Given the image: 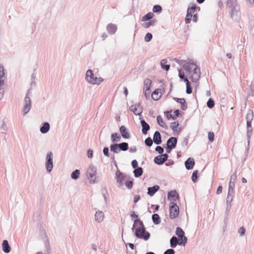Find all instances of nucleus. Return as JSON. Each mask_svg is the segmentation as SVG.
Returning <instances> with one entry per match:
<instances>
[{
	"label": "nucleus",
	"mask_w": 254,
	"mask_h": 254,
	"mask_svg": "<svg viewBox=\"0 0 254 254\" xmlns=\"http://www.w3.org/2000/svg\"><path fill=\"white\" fill-rule=\"evenodd\" d=\"M178 63L183 66L186 72L190 74L193 72L190 78L192 82H195L199 80L201 74L200 69L192 61H190L187 63L185 61H179Z\"/></svg>",
	"instance_id": "1"
},
{
	"label": "nucleus",
	"mask_w": 254,
	"mask_h": 254,
	"mask_svg": "<svg viewBox=\"0 0 254 254\" xmlns=\"http://www.w3.org/2000/svg\"><path fill=\"white\" fill-rule=\"evenodd\" d=\"M254 118V112L252 109H249L246 116L247 120V137L248 140V148H249L250 143V139L253 134V128L252 126V122Z\"/></svg>",
	"instance_id": "2"
},
{
	"label": "nucleus",
	"mask_w": 254,
	"mask_h": 254,
	"mask_svg": "<svg viewBox=\"0 0 254 254\" xmlns=\"http://www.w3.org/2000/svg\"><path fill=\"white\" fill-rule=\"evenodd\" d=\"M85 80L87 82L92 84L99 85L103 81L102 77L95 76L93 70L88 69L85 73Z\"/></svg>",
	"instance_id": "3"
},
{
	"label": "nucleus",
	"mask_w": 254,
	"mask_h": 254,
	"mask_svg": "<svg viewBox=\"0 0 254 254\" xmlns=\"http://www.w3.org/2000/svg\"><path fill=\"white\" fill-rule=\"evenodd\" d=\"M128 148V144L126 142L119 143H113L110 145L111 151L117 154L119 153L120 151H127Z\"/></svg>",
	"instance_id": "4"
},
{
	"label": "nucleus",
	"mask_w": 254,
	"mask_h": 254,
	"mask_svg": "<svg viewBox=\"0 0 254 254\" xmlns=\"http://www.w3.org/2000/svg\"><path fill=\"white\" fill-rule=\"evenodd\" d=\"M133 232L135 237L138 239L147 241L150 237V234L146 231L145 228H135Z\"/></svg>",
	"instance_id": "5"
},
{
	"label": "nucleus",
	"mask_w": 254,
	"mask_h": 254,
	"mask_svg": "<svg viewBox=\"0 0 254 254\" xmlns=\"http://www.w3.org/2000/svg\"><path fill=\"white\" fill-rule=\"evenodd\" d=\"M30 91V89H29L24 99L23 107L22 108V113L23 115L28 113L31 108V100L29 97Z\"/></svg>",
	"instance_id": "6"
},
{
	"label": "nucleus",
	"mask_w": 254,
	"mask_h": 254,
	"mask_svg": "<svg viewBox=\"0 0 254 254\" xmlns=\"http://www.w3.org/2000/svg\"><path fill=\"white\" fill-rule=\"evenodd\" d=\"M169 207L170 218L171 219L177 218L179 216L180 210L176 202H171L170 204Z\"/></svg>",
	"instance_id": "7"
},
{
	"label": "nucleus",
	"mask_w": 254,
	"mask_h": 254,
	"mask_svg": "<svg viewBox=\"0 0 254 254\" xmlns=\"http://www.w3.org/2000/svg\"><path fill=\"white\" fill-rule=\"evenodd\" d=\"M53 154L52 152L47 153L46 158V168L48 173H50L53 168Z\"/></svg>",
	"instance_id": "8"
},
{
	"label": "nucleus",
	"mask_w": 254,
	"mask_h": 254,
	"mask_svg": "<svg viewBox=\"0 0 254 254\" xmlns=\"http://www.w3.org/2000/svg\"><path fill=\"white\" fill-rule=\"evenodd\" d=\"M89 171H93V173H88L89 175L88 178L90 179V183L91 184L97 183L96 177L95 176L96 174L97 168L93 165L91 164L89 166Z\"/></svg>",
	"instance_id": "9"
},
{
	"label": "nucleus",
	"mask_w": 254,
	"mask_h": 254,
	"mask_svg": "<svg viewBox=\"0 0 254 254\" xmlns=\"http://www.w3.org/2000/svg\"><path fill=\"white\" fill-rule=\"evenodd\" d=\"M231 207L230 205H227L224 214V226L223 230L225 231L227 228V224L228 223V219L231 212Z\"/></svg>",
	"instance_id": "10"
},
{
	"label": "nucleus",
	"mask_w": 254,
	"mask_h": 254,
	"mask_svg": "<svg viewBox=\"0 0 254 254\" xmlns=\"http://www.w3.org/2000/svg\"><path fill=\"white\" fill-rule=\"evenodd\" d=\"M4 75V72L2 71V68H0V100L3 97V86H4V81L2 78H3Z\"/></svg>",
	"instance_id": "11"
},
{
	"label": "nucleus",
	"mask_w": 254,
	"mask_h": 254,
	"mask_svg": "<svg viewBox=\"0 0 254 254\" xmlns=\"http://www.w3.org/2000/svg\"><path fill=\"white\" fill-rule=\"evenodd\" d=\"M116 178L117 182L120 186H122L123 185V182L125 180L126 177L122 172L118 170L116 173Z\"/></svg>",
	"instance_id": "12"
},
{
	"label": "nucleus",
	"mask_w": 254,
	"mask_h": 254,
	"mask_svg": "<svg viewBox=\"0 0 254 254\" xmlns=\"http://www.w3.org/2000/svg\"><path fill=\"white\" fill-rule=\"evenodd\" d=\"M180 198L179 193L177 192L176 190H173L168 191V198L172 199V202H176L177 200H178Z\"/></svg>",
	"instance_id": "13"
},
{
	"label": "nucleus",
	"mask_w": 254,
	"mask_h": 254,
	"mask_svg": "<svg viewBox=\"0 0 254 254\" xmlns=\"http://www.w3.org/2000/svg\"><path fill=\"white\" fill-rule=\"evenodd\" d=\"M139 120L142 126V132L143 134H146L150 128V126L142 118L140 117Z\"/></svg>",
	"instance_id": "14"
},
{
	"label": "nucleus",
	"mask_w": 254,
	"mask_h": 254,
	"mask_svg": "<svg viewBox=\"0 0 254 254\" xmlns=\"http://www.w3.org/2000/svg\"><path fill=\"white\" fill-rule=\"evenodd\" d=\"M174 100L178 103L181 104V108L182 110L185 111L188 108L187 103H186L185 98H179L177 97H173Z\"/></svg>",
	"instance_id": "15"
},
{
	"label": "nucleus",
	"mask_w": 254,
	"mask_h": 254,
	"mask_svg": "<svg viewBox=\"0 0 254 254\" xmlns=\"http://www.w3.org/2000/svg\"><path fill=\"white\" fill-rule=\"evenodd\" d=\"M120 132L121 133V136L124 138H127L128 139L130 137V134L127 130V129L126 128V127L123 125L120 127Z\"/></svg>",
	"instance_id": "16"
},
{
	"label": "nucleus",
	"mask_w": 254,
	"mask_h": 254,
	"mask_svg": "<svg viewBox=\"0 0 254 254\" xmlns=\"http://www.w3.org/2000/svg\"><path fill=\"white\" fill-rule=\"evenodd\" d=\"M195 165L194 160L193 158L190 157L185 162V165L188 170L193 169Z\"/></svg>",
	"instance_id": "17"
},
{
	"label": "nucleus",
	"mask_w": 254,
	"mask_h": 254,
	"mask_svg": "<svg viewBox=\"0 0 254 254\" xmlns=\"http://www.w3.org/2000/svg\"><path fill=\"white\" fill-rule=\"evenodd\" d=\"M153 141L157 145L160 144L162 143L161 135L159 131H155L153 137Z\"/></svg>",
	"instance_id": "18"
},
{
	"label": "nucleus",
	"mask_w": 254,
	"mask_h": 254,
	"mask_svg": "<svg viewBox=\"0 0 254 254\" xmlns=\"http://www.w3.org/2000/svg\"><path fill=\"white\" fill-rule=\"evenodd\" d=\"M106 29L110 34H114L117 31V26L115 24L109 23L107 25Z\"/></svg>",
	"instance_id": "19"
},
{
	"label": "nucleus",
	"mask_w": 254,
	"mask_h": 254,
	"mask_svg": "<svg viewBox=\"0 0 254 254\" xmlns=\"http://www.w3.org/2000/svg\"><path fill=\"white\" fill-rule=\"evenodd\" d=\"M159 189L160 187L158 185H154L152 187H148L147 189V194L150 196H152Z\"/></svg>",
	"instance_id": "20"
},
{
	"label": "nucleus",
	"mask_w": 254,
	"mask_h": 254,
	"mask_svg": "<svg viewBox=\"0 0 254 254\" xmlns=\"http://www.w3.org/2000/svg\"><path fill=\"white\" fill-rule=\"evenodd\" d=\"M130 111H132L135 115H140L143 111V107L140 106V109L138 110L136 105H132L129 107Z\"/></svg>",
	"instance_id": "21"
},
{
	"label": "nucleus",
	"mask_w": 254,
	"mask_h": 254,
	"mask_svg": "<svg viewBox=\"0 0 254 254\" xmlns=\"http://www.w3.org/2000/svg\"><path fill=\"white\" fill-rule=\"evenodd\" d=\"M2 251L6 254L9 253L11 251V247L9 246L7 240H3L2 243Z\"/></svg>",
	"instance_id": "22"
},
{
	"label": "nucleus",
	"mask_w": 254,
	"mask_h": 254,
	"mask_svg": "<svg viewBox=\"0 0 254 254\" xmlns=\"http://www.w3.org/2000/svg\"><path fill=\"white\" fill-rule=\"evenodd\" d=\"M137 225H139V227H138L137 228H145L143 221H141L139 219H134V221H133V226H132V228L131 229L132 231H134V228L136 227V226Z\"/></svg>",
	"instance_id": "23"
},
{
	"label": "nucleus",
	"mask_w": 254,
	"mask_h": 254,
	"mask_svg": "<svg viewBox=\"0 0 254 254\" xmlns=\"http://www.w3.org/2000/svg\"><path fill=\"white\" fill-rule=\"evenodd\" d=\"M50 128V125L49 123L45 122L44 123L42 126L40 127V130L41 132L42 133H47Z\"/></svg>",
	"instance_id": "24"
},
{
	"label": "nucleus",
	"mask_w": 254,
	"mask_h": 254,
	"mask_svg": "<svg viewBox=\"0 0 254 254\" xmlns=\"http://www.w3.org/2000/svg\"><path fill=\"white\" fill-rule=\"evenodd\" d=\"M111 139L112 142L114 143H117L121 140V135L118 133H113L111 134Z\"/></svg>",
	"instance_id": "25"
},
{
	"label": "nucleus",
	"mask_w": 254,
	"mask_h": 254,
	"mask_svg": "<svg viewBox=\"0 0 254 254\" xmlns=\"http://www.w3.org/2000/svg\"><path fill=\"white\" fill-rule=\"evenodd\" d=\"M166 144L170 145V146L175 148L177 144V138L176 137H170L168 139Z\"/></svg>",
	"instance_id": "26"
},
{
	"label": "nucleus",
	"mask_w": 254,
	"mask_h": 254,
	"mask_svg": "<svg viewBox=\"0 0 254 254\" xmlns=\"http://www.w3.org/2000/svg\"><path fill=\"white\" fill-rule=\"evenodd\" d=\"M104 213L101 211H99L96 212L95 214V220L97 222H101L103 220Z\"/></svg>",
	"instance_id": "27"
},
{
	"label": "nucleus",
	"mask_w": 254,
	"mask_h": 254,
	"mask_svg": "<svg viewBox=\"0 0 254 254\" xmlns=\"http://www.w3.org/2000/svg\"><path fill=\"white\" fill-rule=\"evenodd\" d=\"M160 93V89H155L152 93L151 97L155 101L159 100L161 97V95H159Z\"/></svg>",
	"instance_id": "28"
},
{
	"label": "nucleus",
	"mask_w": 254,
	"mask_h": 254,
	"mask_svg": "<svg viewBox=\"0 0 254 254\" xmlns=\"http://www.w3.org/2000/svg\"><path fill=\"white\" fill-rule=\"evenodd\" d=\"M152 84L151 80L149 78H146L144 79L143 82L144 88L145 89V92L147 91H149L150 89L151 85Z\"/></svg>",
	"instance_id": "29"
},
{
	"label": "nucleus",
	"mask_w": 254,
	"mask_h": 254,
	"mask_svg": "<svg viewBox=\"0 0 254 254\" xmlns=\"http://www.w3.org/2000/svg\"><path fill=\"white\" fill-rule=\"evenodd\" d=\"M152 220L155 225H158L161 222V218L157 213H154L152 215Z\"/></svg>",
	"instance_id": "30"
},
{
	"label": "nucleus",
	"mask_w": 254,
	"mask_h": 254,
	"mask_svg": "<svg viewBox=\"0 0 254 254\" xmlns=\"http://www.w3.org/2000/svg\"><path fill=\"white\" fill-rule=\"evenodd\" d=\"M143 172V169L141 167L135 168V169H134V170L133 171V173L134 174V176L135 178H138L142 175Z\"/></svg>",
	"instance_id": "31"
},
{
	"label": "nucleus",
	"mask_w": 254,
	"mask_h": 254,
	"mask_svg": "<svg viewBox=\"0 0 254 254\" xmlns=\"http://www.w3.org/2000/svg\"><path fill=\"white\" fill-rule=\"evenodd\" d=\"M170 243L171 247L175 248L177 245H179V242L176 236H173L170 239Z\"/></svg>",
	"instance_id": "32"
},
{
	"label": "nucleus",
	"mask_w": 254,
	"mask_h": 254,
	"mask_svg": "<svg viewBox=\"0 0 254 254\" xmlns=\"http://www.w3.org/2000/svg\"><path fill=\"white\" fill-rule=\"evenodd\" d=\"M154 14L152 12H149L146 14L144 15L142 17V21H147L152 20V18L154 16Z\"/></svg>",
	"instance_id": "33"
},
{
	"label": "nucleus",
	"mask_w": 254,
	"mask_h": 254,
	"mask_svg": "<svg viewBox=\"0 0 254 254\" xmlns=\"http://www.w3.org/2000/svg\"><path fill=\"white\" fill-rule=\"evenodd\" d=\"M154 162L155 164L159 165H161L164 164L165 161L163 159V158H162V156H161V155H160L154 158Z\"/></svg>",
	"instance_id": "34"
},
{
	"label": "nucleus",
	"mask_w": 254,
	"mask_h": 254,
	"mask_svg": "<svg viewBox=\"0 0 254 254\" xmlns=\"http://www.w3.org/2000/svg\"><path fill=\"white\" fill-rule=\"evenodd\" d=\"M235 186V183H233L232 182H229L228 194L232 195H234Z\"/></svg>",
	"instance_id": "35"
},
{
	"label": "nucleus",
	"mask_w": 254,
	"mask_h": 254,
	"mask_svg": "<svg viewBox=\"0 0 254 254\" xmlns=\"http://www.w3.org/2000/svg\"><path fill=\"white\" fill-rule=\"evenodd\" d=\"M167 61L166 60L164 59L161 61V68L166 71H168L170 69V66L169 64H167Z\"/></svg>",
	"instance_id": "36"
},
{
	"label": "nucleus",
	"mask_w": 254,
	"mask_h": 254,
	"mask_svg": "<svg viewBox=\"0 0 254 254\" xmlns=\"http://www.w3.org/2000/svg\"><path fill=\"white\" fill-rule=\"evenodd\" d=\"M156 23V20L155 19H152L148 22H146L142 24V26L144 28H148L150 26H153L155 25Z\"/></svg>",
	"instance_id": "37"
},
{
	"label": "nucleus",
	"mask_w": 254,
	"mask_h": 254,
	"mask_svg": "<svg viewBox=\"0 0 254 254\" xmlns=\"http://www.w3.org/2000/svg\"><path fill=\"white\" fill-rule=\"evenodd\" d=\"M157 122L159 125L161 127H167L165 122L164 121L161 116L159 115L157 117Z\"/></svg>",
	"instance_id": "38"
},
{
	"label": "nucleus",
	"mask_w": 254,
	"mask_h": 254,
	"mask_svg": "<svg viewBox=\"0 0 254 254\" xmlns=\"http://www.w3.org/2000/svg\"><path fill=\"white\" fill-rule=\"evenodd\" d=\"M80 171L78 169H76L73 171L71 174V178L73 180H77L79 176Z\"/></svg>",
	"instance_id": "39"
},
{
	"label": "nucleus",
	"mask_w": 254,
	"mask_h": 254,
	"mask_svg": "<svg viewBox=\"0 0 254 254\" xmlns=\"http://www.w3.org/2000/svg\"><path fill=\"white\" fill-rule=\"evenodd\" d=\"M176 234L179 238H180L185 236V232L181 227H178L176 228Z\"/></svg>",
	"instance_id": "40"
},
{
	"label": "nucleus",
	"mask_w": 254,
	"mask_h": 254,
	"mask_svg": "<svg viewBox=\"0 0 254 254\" xmlns=\"http://www.w3.org/2000/svg\"><path fill=\"white\" fill-rule=\"evenodd\" d=\"M198 171L195 170L193 172L191 176V180L193 183H196L198 181Z\"/></svg>",
	"instance_id": "41"
},
{
	"label": "nucleus",
	"mask_w": 254,
	"mask_h": 254,
	"mask_svg": "<svg viewBox=\"0 0 254 254\" xmlns=\"http://www.w3.org/2000/svg\"><path fill=\"white\" fill-rule=\"evenodd\" d=\"M187 81L186 82V93L187 94H190L192 93V88L191 86V84L190 82L189 81L188 79H186Z\"/></svg>",
	"instance_id": "42"
},
{
	"label": "nucleus",
	"mask_w": 254,
	"mask_h": 254,
	"mask_svg": "<svg viewBox=\"0 0 254 254\" xmlns=\"http://www.w3.org/2000/svg\"><path fill=\"white\" fill-rule=\"evenodd\" d=\"M172 111V110L167 111L164 112V114L166 115L168 120L172 119L173 120H175L176 119V117L174 116V115H173L171 114Z\"/></svg>",
	"instance_id": "43"
},
{
	"label": "nucleus",
	"mask_w": 254,
	"mask_h": 254,
	"mask_svg": "<svg viewBox=\"0 0 254 254\" xmlns=\"http://www.w3.org/2000/svg\"><path fill=\"white\" fill-rule=\"evenodd\" d=\"M179 238L180 239L179 240V245L185 246L186 244L187 243V238L185 236H184L182 237H180Z\"/></svg>",
	"instance_id": "44"
},
{
	"label": "nucleus",
	"mask_w": 254,
	"mask_h": 254,
	"mask_svg": "<svg viewBox=\"0 0 254 254\" xmlns=\"http://www.w3.org/2000/svg\"><path fill=\"white\" fill-rule=\"evenodd\" d=\"M206 105L208 108L212 109L215 105L214 101L212 98H210L207 101Z\"/></svg>",
	"instance_id": "45"
},
{
	"label": "nucleus",
	"mask_w": 254,
	"mask_h": 254,
	"mask_svg": "<svg viewBox=\"0 0 254 254\" xmlns=\"http://www.w3.org/2000/svg\"><path fill=\"white\" fill-rule=\"evenodd\" d=\"M227 5L231 8L232 9V11H233V9L235 8V0H227Z\"/></svg>",
	"instance_id": "46"
},
{
	"label": "nucleus",
	"mask_w": 254,
	"mask_h": 254,
	"mask_svg": "<svg viewBox=\"0 0 254 254\" xmlns=\"http://www.w3.org/2000/svg\"><path fill=\"white\" fill-rule=\"evenodd\" d=\"M179 126V123L178 121H176L173 123H171L170 124V127L173 129L174 131H176V129Z\"/></svg>",
	"instance_id": "47"
},
{
	"label": "nucleus",
	"mask_w": 254,
	"mask_h": 254,
	"mask_svg": "<svg viewBox=\"0 0 254 254\" xmlns=\"http://www.w3.org/2000/svg\"><path fill=\"white\" fill-rule=\"evenodd\" d=\"M197 8V6L195 4H193L191 7H188L187 10V13L192 15V13L194 12V11Z\"/></svg>",
	"instance_id": "48"
},
{
	"label": "nucleus",
	"mask_w": 254,
	"mask_h": 254,
	"mask_svg": "<svg viewBox=\"0 0 254 254\" xmlns=\"http://www.w3.org/2000/svg\"><path fill=\"white\" fill-rule=\"evenodd\" d=\"M162 7L158 4L155 5L153 7V12L155 13H160L162 11Z\"/></svg>",
	"instance_id": "49"
},
{
	"label": "nucleus",
	"mask_w": 254,
	"mask_h": 254,
	"mask_svg": "<svg viewBox=\"0 0 254 254\" xmlns=\"http://www.w3.org/2000/svg\"><path fill=\"white\" fill-rule=\"evenodd\" d=\"M144 142L147 146L151 147L153 144V141L150 137H148L145 139Z\"/></svg>",
	"instance_id": "50"
},
{
	"label": "nucleus",
	"mask_w": 254,
	"mask_h": 254,
	"mask_svg": "<svg viewBox=\"0 0 254 254\" xmlns=\"http://www.w3.org/2000/svg\"><path fill=\"white\" fill-rule=\"evenodd\" d=\"M153 36L151 33L148 32L144 37V41L146 42H150L152 39Z\"/></svg>",
	"instance_id": "51"
},
{
	"label": "nucleus",
	"mask_w": 254,
	"mask_h": 254,
	"mask_svg": "<svg viewBox=\"0 0 254 254\" xmlns=\"http://www.w3.org/2000/svg\"><path fill=\"white\" fill-rule=\"evenodd\" d=\"M234 195H227V198H226V205H230V207L232 206V205L231 204V202L233 200Z\"/></svg>",
	"instance_id": "52"
},
{
	"label": "nucleus",
	"mask_w": 254,
	"mask_h": 254,
	"mask_svg": "<svg viewBox=\"0 0 254 254\" xmlns=\"http://www.w3.org/2000/svg\"><path fill=\"white\" fill-rule=\"evenodd\" d=\"M133 180H128L126 181L125 185L128 189L130 190L133 187Z\"/></svg>",
	"instance_id": "53"
},
{
	"label": "nucleus",
	"mask_w": 254,
	"mask_h": 254,
	"mask_svg": "<svg viewBox=\"0 0 254 254\" xmlns=\"http://www.w3.org/2000/svg\"><path fill=\"white\" fill-rule=\"evenodd\" d=\"M179 76L181 80H183L185 82L187 81L186 79H188L185 76L184 72H182L181 69L179 70Z\"/></svg>",
	"instance_id": "54"
},
{
	"label": "nucleus",
	"mask_w": 254,
	"mask_h": 254,
	"mask_svg": "<svg viewBox=\"0 0 254 254\" xmlns=\"http://www.w3.org/2000/svg\"><path fill=\"white\" fill-rule=\"evenodd\" d=\"M214 136H215V135H214V133L213 132L209 131L208 132V137L209 141H210L211 142H212L214 141Z\"/></svg>",
	"instance_id": "55"
},
{
	"label": "nucleus",
	"mask_w": 254,
	"mask_h": 254,
	"mask_svg": "<svg viewBox=\"0 0 254 254\" xmlns=\"http://www.w3.org/2000/svg\"><path fill=\"white\" fill-rule=\"evenodd\" d=\"M192 17V14H189L188 13H187V15L185 18V22L186 24H188L190 22Z\"/></svg>",
	"instance_id": "56"
},
{
	"label": "nucleus",
	"mask_w": 254,
	"mask_h": 254,
	"mask_svg": "<svg viewBox=\"0 0 254 254\" xmlns=\"http://www.w3.org/2000/svg\"><path fill=\"white\" fill-rule=\"evenodd\" d=\"M103 153L107 157H110L109 149L108 147H104L103 149Z\"/></svg>",
	"instance_id": "57"
},
{
	"label": "nucleus",
	"mask_w": 254,
	"mask_h": 254,
	"mask_svg": "<svg viewBox=\"0 0 254 254\" xmlns=\"http://www.w3.org/2000/svg\"><path fill=\"white\" fill-rule=\"evenodd\" d=\"M238 232L241 236H243L246 232V229L244 227L242 226L238 229Z\"/></svg>",
	"instance_id": "58"
},
{
	"label": "nucleus",
	"mask_w": 254,
	"mask_h": 254,
	"mask_svg": "<svg viewBox=\"0 0 254 254\" xmlns=\"http://www.w3.org/2000/svg\"><path fill=\"white\" fill-rule=\"evenodd\" d=\"M155 150L160 154H162L164 152V148L160 146L156 147Z\"/></svg>",
	"instance_id": "59"
},
{
	"label": "nucleus",
	"mask_w": 254,
	"mask_h": 254,
	"mask_svg": "<svg viewBox=\"0 0 254 254\" xmlns=\"http://www.w3.org/2000/svg\"><path fill=\"white\" fill-rule=\"evenodd\" d=\"M237 179V172L236 171L231 176V179L229 182H232L235 183V181Z\"/></svg>",
	"instance_id": "60"
},
{
	"label": "nucleus",
	"mask_w": 254,
	"mask_h": 254,
	"mask_svg": "<svg viewBox=\"0 0 254 254\" xmlns=\"http://www.w3.org/2000/svg\"><path fill=\"white\" fill-rule=\"evenodd\" d=\"M164 147L165 148L166 151L167 153H170L173 149L175 148V147H173L172 146H170V145L166 144V146L163 145Z\"/></svg>",
	"instance_id": "61"
},
{
	"label": "nucleus",
	"mask_w": 254,
	"mask_h": 254,
	"mask_svg": "<svg viewBox=\"0 0 254 254\" xmlns=\"http://www.w3.org/2000/svg\"><path fill=\"white\" fill-rule=\"evenodd\" d=\"M131 166L133 168V169H135V168H138L139 167L138 166V162L137 161H136V160H133L131 161Z\"/></svg>",
	"instance_id": "62"
},
{
	"label": "nucleus",
	"mask_w": 254,
	"mask_h": 254,
	"mask_svg": "<svg viewBox=\"0 0 254 254\" xmlns=\"http://www.w3.org/2000/svg\"><path fill=\"white\" fill-rule=\"evenodd\" d=\"M175 251L173 249H169L167 250L163 254H175Z\"/></svg>",
	"instance_id": "63"
},
{
	"label": "nucleus",
	"mask_w": 254,
	"mask_h": 254,
	"mask_svg": "<svg viewBox=\"0 0 254 254\" xmlns=\"http://www.w3.org/2000/svg\"><path fill=\"white\" fill-rule=\"evenodd\" d=\"M1 130L2 131V132H4L7 130L6 125L4 122H3L2 124L1 125Z\"/></svg>",
	"instance_id": "64"
}]
</instances>
